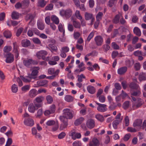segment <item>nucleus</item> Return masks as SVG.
<instances>
[{"mask_svg": "<svg viewBox=\"0 0 146 146\" xmlns=\"http://www.w3.org/2000/svg\"><path fill=\"white\" fill-rule=\"evenodd\" d=\"M63 116H60V119L61 120L65 119H71L73 117V114L72 111L69 109H65L63 110Z\"/></svg>", "mask_w": 146, "mask_h": 146, "instance_id": "nucleus-1", "label": "nucleus"}, {"mask_svg": "<svg viewBox=\"0 0 146 146\" xmlns=\"http://www.w3.org/2000/svg\"><path fill=\"white\" fill-rule=\"evenodd\" d=\"M4 57L5 58V62L7 63H9V47L5 46L3 49Z\"/></svg>", "mask_w": 146, "mask_h": 146, "instance_id": "nucleus-2", "label": "nucleus"}, {"mask_svg": "<svg viewBox=\"0 0 146 146\" xmlns=\"http://www.w3.org/2000/svg\"><path fill=\"white\" fill-rule=\"evenodd\" d=\"M33 70L32 71L31 74H29V77L31 79H35L37 75L38 72V70H39L40 68L39 67H34L33 68Z\"/></svg>", "mask_w": 146, "mask_h": 146, "instance_id": "nucleus-3", "label": "nucleus"}, {"mask_svg": "<svg viewBox=\"0 0 146 146\" xmlns=\"http://www.w3.org/2000/svg\"><path fill=\"white\" fill-rule=\"evenodd\" d=\"M86 125L88 128L92 129L94 128L95 126L94 120L92 119H88L87 121Z\"/></svg>", "mask_w": 146, "mask_h": 146, "instance_id": "nucleus-4", "label": "nucleus"}, {"mask_svg": "<svg viewBox=\"0 0 146 146\" xmlns=\"http://www.w3.org/2000/svg\"><path fill=\"white\" fill-rule=\"evenodd\" d=\"M72 11L71 9H68L66 11L62 10L60 12V14L62 16L65 15L66 18L70 17L72 15Z\"/></svg>", "mask_w": 146, "mask_h": 146, "instance_id": "nucleus-5", "label": "nucleus"}, {"mask_svg": "<svg viewBox=\"0 0 146 146\" xmlns=\"http://www.w3.org/2000/svg\"><path fill=\"white\" fill-rule=\"evenodd\" d=\"M36 14L35 13L33 14L29 13L27 14L25 16V20L26 21H28L31 20L28 23V25L30 24L31 22L35 18L36 16Z\"/></svg>", "mask_w": 146, "mask_h": 146, "instance_id": "nucleus-6", "label": "nucleus"}, {"mask_svg": "<svg viewBox=\"0 0 146 146\" xmlns=\"http://www.w3.org/2000/svg\"><path fill=\"white\" fill-rule=\"evenodd\" d=\"M96 103L98 105L97 109L99 111L102 112L106 110V105L101 104L97 102H96Z\"/></svg>", "mask_w": 146, "mask_h": 146, "instance_id": "nucleus-7", "label": "nucleus"}, {"mask_svg": "<svg viewBox=\"0 0 146 146\" xmlns=\"http://www.w3.org/2000/svg\"><path fill=\"white\" fill-rule=\"evenodd\" d=\"M95 41L96 44L98 46H101L102 45L103 41V38L100 36H98L95 38Z\"/></svg>", "mask_w": 146, "mask_h": 146, "instance_id": "nucleus-8", "label": "nucleus"}, {"mask_svg": "<svg viewBox=\"0 0 146 146\" xmlns=\"http://www.w3.org/2000/svg\"><path fill=\"white\" fill-rule=\"evenodd\" d=\"M47 54L48 53L47 51L44 50H42L37 52L36 54V56L38 59H40L41 57L42 56H46Z\"/></svg>", "mask_w": 146, "mask_h": 146, "instance_id": "nucleus-9", "label": "nucleus"}, {"mask_svg": "<svg viewBox=\"0 0 146 146\" xmlns=\"http://www.w3.org/2000/svg\"><path fill=\"white\" fill-rule=\"evenodd\" d=\"M99 142L96 138L93 139L92 141L89 143V146H98L99 145Z\"/></svg>", "mask_w": 146, "mask_h": 146, "instance_id": "nucleus-10", "label": "nucleus"}, {"mask_svg": "<svg viewBox=\"0 0 146 146\" xmlns=\"http://www.w3.org/2000/svg\"><path fill=\"white\" fill-rule=\"evenodd\" d=\"M63 123L62 124L60 127V129L61 130H63L64 128H66L68 125V120L64 118L62 119Z\"/></svg>", "mask_w": 146, "mask_h": 146, "instance_id": "nucleus-11", "label": "nucleus"}, {"mask_svg": "<svg viewBox=\"0 0 146 146\" xmlns=\"http://www.w3.org/2000/svg\"><path fill=\"white\" fill-rule=\"evenodd\" d=\"M23 63L24 66L30 68L31 65V59L24 60L23 61Z\"/></svg>", "mask_w": 146, "mask_h": 146, "instance_id": "nucleus-12", "label": "nucleus"}, {"mask_svg": "<svg viewBox=\"0 0 146 146\" xmlns=\"http://www.w3.org/2000/svg\"><path fill=\"white\" fill-rule=\"evenodd\" d=\"M13 52L14 53H15L16 54L15 57L16 58H17L19 54L18 53V46L16 42H15L13 43Z\"/></svg>", "mask_w": 146, "mask_h": 146, "instance_id": "nucleus-13", "label": "nucleus"}, {"mask_svg": "<svg viewBox=\"0 0 146 146\" xmlns=\"http://www.w3.org/2000/svg\"><path fill=\"white\" fill-rule=\"evenodd\" d=\"M36 109V108L33 103H31L29 105L28 110L29 112L34 113Z\"/></svg>", "mask_w": 146, "mask_h": 146, "instance_id": "nucleus-14", "label": "nucleus"}, {"mask_svg": "<svg viewBox=\"0 0 146 146\" xmlns=\"http://www.w3.org/2000/svg\"><path fill=\"white\" fill-rule=\"evenodd\" d=\"M25 124L27 125L32 126L34 124V121L31 118H28L24 121Z\"/></svg>", "mask_w": 146, "mask_h": 146, "instance_id": "nucleus-15", "label": "nucleus"}, {"mask_svg": "<svg viewBox=\"0 0 146 146\" xmlns=\"http://www.w3.org/2000/svg\"><path fill=\"white\" fill-rule=\"evenodd\" d=\"M71 135L72 138L74 140L76 138H80L81 137V135L80 133H76L74 131H72Z\"/></svg>", "mask_w": 146, "mask_h": 146, "instance_id": "nucleus-16", "label": "nucleus"}, {"mask_svg": "<svg viewBox=\"0 0 146 146\" xmlns=\"http://www.w3.org/2000/svg\"><path fill=\"white\" fill-rule=\"evenodd\" d=\"M144 103L143 100L140 98L137 99L136 104L135 105V106L136 108H138L140 107Z\"/></svg>", "mask_w": 146, "mask_h": 146, "instance_id": "nucleus-17", "label": "nucleus"}, {"mask_svg": "<svg viewBox=\"0 0 146 146\" xmlns=\"http://www.w3.org/2000/svg\"><path fill=\"white\" fill-rule=\"evenodd\" d=\"M22 46L24 47H27L30 46L31 43L30 41L27 39L23 40L21 41Z\"/></svg>", "mask_w": 146, "mask_h": 146, "instance_id": "nucleus-18", "label": "nucleus"}, {"mask_svg": "<svg viewBox=\"0 0 146 146\" xmlns=\"http://www.w3.org/2000/svg\"><path fill=\"white\" fill-rule=\"evenodd\" d=\"M127 70V67L126 66L122 67L118 70V73L119 74L122 75L124 74Z\"/></svg>", "mask_w": 146, "mask_h": 146, "instance_id": "nucleus-19", "label": "nucleus"}, {"mask_svg": "<svg viewBox=\"0 0 146 146\" xmlns=\"http://www.w3.org/2000/svg\"><path fill=\"white\" fill-rule=\"evenodd\" d=\"M47 3L46 1L44 0H38L37 5L42 8L44 7Z\"/></svg>", "mask_w": 146, "mask_h": 146, "instance_id": "nucleus-20", "label": "nucleus"}, {"mask_svg": "<svg viewBox=\"0 0 146 146\" xmlns=\"http://www.w3.org/2000/svg\"><path fill=\"white\" fill-rule=\"evenodd\" d=\"M142 122V119H137L134 121L133 123V126L134 127L140 126L141 125Z\"/></svg>", "mask_w": 146, "mask_h": 146, "instance_id": "nucleus-21", "label": "nucleus"}, {"mask_svg": "<svg viewBox=\"0 0 146 146\" xmlns=\"http://www.w3.org/2000/svg\"><path fill=\"white\" fill-rule=\"evenodd\" d=\"M129 87L132 89L137 90L139 88V85L136 83L132 82L129 85Z\"/></svg>", "mask_w": 146, "mask_h": 146, "instance_id": "nucleus-22", "label": "nucleus"}, {"mask_svg": "<svg viewBox=\"0 0 146 146\" xmlns=\"http://www.w3.org/2000/svg\"><path fill=\"white\" fill-rule=\"evenodd\" d=\"M36 90L33 89L30 91L29 94V96L31 98L35 97L36 95Z\"/></svg>", "mask_w": 146, "mask_h": 146, "instance_id": "nucleus-23", "label": "nucleus"}, {"mask_svg": "<svg viewBox=\"0 0 146 146\" xmlns=\"http://www.w3.org/2000/svg\"><path fill=\"white\" fill-rule=\"evenodd\" d=\"M51 20L56 25H58L59 22L58 18L54 15H52L51 17Z\"/></svg>", "mask_w": 146, "mask_h": 146, "instance_id": "nucleus-24", "label": "nucleus"}, {"mask_svg": "<svg viewBox=\"0 0 146 146\" xmlns=\"http://www.w3.org/2000/svg\"><path fill=\"white\" fill-rule=\"evenodd\" d=\"M19 13L16 11H13L11 15L12 18L13 19H17L19 18Z\"/></svg>", "mask_w": 146, "mask_h": 146, "instance_id": "nucleus-25", "label": "nucleus"}, {"mask_svg": "<svg viewBox=\"0 0 146 146\" xmlns=\"http://www.w3.org/2000/svg\"><path fill=\"white\" fill-rule=\"evenodd\" d=\"M122 120V118L120 120H115L113 122L112 124L114 129H116L117 128V125L120 122H121Z\"/></svg>", "mask_w": 146, "mask_h": 146, "instance_id": "nucleus-26", "label": "nucleus"}, {"mask_svg": "<svg viewBox=\"0 0 146 146\" xmlns=\"http://www.w3.org/2000/svg\"><path fill=\"white\" fill-rule=\"evenodd\" d=\"M84 119L83 117H81L77 119L75 121L74 124L76 126L80 124L84 120Z\"/></svg>", "mask_w": 146, "mask_h": 146, "instance_id": "nucleus-27", "label": "nucleus"}, {"mask_svg": "<svg viewBox=\"0 0 146 146\" xmlns=\"http://www.w3.org/2000/svg\"><path fill=\"white\" fill-rule=\"evenodd\" d=\"M133 32L136 35L138 36H140L141 35V31L140 29L138 27H135L134 28Z\"/></svg>", "mask_w": 146, "mask_h": 146, "instance_id": "nucleus-28", "label": "nucleus"}, {"mask_svg": "<svg viewBox=\"0 0 146 146\" xmlns=\"http://www.w3.org/2000/svg\"><path fill=\"white\" fill-rule=\"evenodd\" d=\"M21 79L25 82H31V78H30L29 77V75L28 76L24 77L23 76H21Z\"/></svg>", "mask_w": 146, "mask_h": 146, "instance_id": "nucleus-29", "label": "nucleus"}, {"mask_svg": "<svg viewBox=\"0 0 146 146\" xmlns=\"http://www.w3.org/2000/svg\"><path fill=\"white\" fill-rule=\"evenodd\" d=\"M95 117L98 121L101 122H102L104 120L103 116L102 115L99 114L96 115Z\"/></svg>", "mask_w": 146, "mask_h": 146, "instance_id": "nucleus-30", "label": "nucleus"}, {"mask_svg": "<svg viewBox=\"0 0 146 146\" xmlns=\"http://www.w3.org/2000/svg\"><path fill=\"white\" fill-rule=\"evenodd\" d=\"M88 92L91 94H94L95 92V89L94 87L92 86H89L87 88Z\"/></svg>", "mask_w": 146, "mask_h": 146, "instance_id": "nucleus-31", "label": "nucleus"}, {"mask_svg": "<svg viewBox=\"0 0 146 146\" xmlns=\"http://www.w3.org/2000/svg\"><path fill=\"white\" fill-rule=\"evenodd\" d=\"M139 79L140 82L146 80V77L145 74L143 73L140 74L139 76Z\"/></svg>", "mask_w": 146, "mask_h": 146, "instance_id": "nucleus-32", "label": "nucleus"}, {"mask_svg": "<svg viewBox=\"0 0 146 146\" xmlns=\"http://www.w3.org/2000/svg\"><path fill=\"white\" fill-rule=\"evenodd\" d=\"M64 99L67 102H70L73 101L74 98L70 95H67L65 96Z\"/></svg>", "mask_w": 146, "mask_h": 146, "instance_id": "nucleus-33", "label": "nucleus"}, {"mask_svg": "<svg viewBox=\"0 0 146 146\" xmlns=\"http://www.w3.org/2000/svg\"><path fill=\"white\" fill-rule=\"evenodd\" d=\"M48 82V81L47 80H44L42 81L37 82V83L40 86H44L47 84Z\"/></svg>", "mask_w": 146, "mask_h": 146, "instance_id": "nucleus-34", "label": "nucleus"}, {"mask_svg": "<svg viewBox=\"0 0 146 146\" xmlns=\"http://www.w3.org/2000/svg\"><path fill=\"white\" fill-rule=\"evenodd\" d=\"M37 25L38 29L40 30H42L44 29V26L42 22L38 21L37 22Z\"/></svg>", "mask_w": 146, "mask_h": 146, "instance_id": "nucleus-35", "label": "nucleus"}, {"mask_svg": "<svg viewBox=\"0 0 146 146\" xmlns=\"http://www.w3.org/2000/svg\"><path fill=\"white\" fill-rule=\"evenodd\" d=\"M46 100L47 101V103L48 104H51L53 101L52 97L49 95L46 96Z\"/></svg>", "mask_w": 146, "mask_h": 146, "instance_id": "nucleus-36", "label": "nucleus"}, {"mask_svg": "<svg viewBox=\"0 0 146 146\" xmlns=\"http://www.w3.org/2000/svg\"><path fill=\"white\" fill-rule=\"evenodd\" d=\"M44 98L42 96H40L36 98L35 100L34 101H35L37 103H41L43 100Z\"/></svg>", "mask_w": 146, "mask_h": 146, "instance_id": "nucleus-37", "label": "nucleus"}, {"mask_svg": "<svg viewBox=\"0 0 146 146\" xmlns=\"http://www.w3.org/2000/svg\"><path fill=\"white\" fill-rule=\"evenodd\" d=\"M22 6L25 8L27 7L29 4V0H24L22 2Z\"/></svg>", "mask_w": 146, "mask_h": 146, "instance_id": "nucleus-38", "label": "nucleus"}, {"mask_svg": "<svg viewBox=\"0 0 146 146\" xmlns=\"http://www.w3.org/2000/svg\"><path fill=\"white\" fill-rule=\"evenodd\" d=\"M85 17L86 20H89L92 18L93 15L92 14H90L86 12L85 13Z\"/></svg>", "mask_w": 146, "mask_h": 146, "instance_id": "nucleus-39", "label": "nucleus"}, {"mask_svg": "<svg viewBox=\"0 0 146 146\" xmlns=\"http://www.w3.org/2000/svg\"><path fill=\"white\" fill-rule=\"evenodd\" d=\"M73 24L75 28L78 29L80 28L81 25L79 22L75 21H73Z\"/></svg>", "mask_w": 146, "mask_h": 146, "instance_id": "nucleus-40", "label": "nucleus"}, {"mask_svg": "<svg viewBox=\"0 0 146 146\" xmlns=\"http://www.w3.org/2000/svg\"><path fill=\"white\" fill-rule=\"evenodd\" d=\"M18 90V87L17 85L15 84H13L11 87V90L13 93H16Z\"/></svg>", "mask_w": 146, "mask_h": 146, "instance_id": "nucleus-41", "label": "nucleus"}, {"mask_svg": "<svg viewBox=\"0 0 146 146\" xmlns=\"http://www.w3.org/2000/svg\"><path fill=\"white\" fill-rule=\"evenodd\" d=\"M48 46L53 51H56L57 50L56 46L54 44H49L48 45Z\"/></svg>", "mask_w": 146, "mask_h": 146, "instance_id": "nucleus-42", "label": "nucleus"}, {"mask_svg": "<svg viewBox=\"0 0 146 146\" xmlns=\"http://www.w3.org/2000/svg\"><path fill=\"white\" fill-rule=\"evenodd\" d=\"M129 101H125L123 105V107L124 109H127L129 107Z\"/></svg>", "mask_w": 146, "mask_h": 146, "instance_id": "nucleus-43", "label": "nucleus"}, {"mask_svg": "<svg viewBox=\"0 0 146 146\" xmlns=\"http://www.w3.org/2000/svg\"><path fill=\"white\" fill-rule=\"evenodd\" d=\"M53 5L52 3H50L46 6L45 9L46 11L51 10L53 9Z\"/></svg>", "mask_w": 146, "mask_h": 146, "instance_id": "nucleus-44", "label": "nucleus"}, {"mask_svg": "<svg viewBox=\"0 0 146 146\" xmlns=\"http://www.w3.org/2000/svg\"><path fill=\"white\" fill-rule=\"evenodd\" d=\"M30 87V86L29 85L25 86L21 88V90L23 92H26L29 90Z\"/></svg>", "mask_w": 146, "mask_h": 146, "instance_id": "nucleus-45", "label": "nucleus"}, {"mask_svg": "<svg viewBox=\"0 0 146 146\" xmlns=\"http://www.w3.org/2000/svg\"><path fill=\"white\" fill-rule=\"evenodd\" d=\"M124 120L125 126H128L129 123V117L127 116H126Z\"/></svg>", "mask_w": 146, "mask_h": 146, "instance_id": "nucleus-46", "label": "nucleus"}, {"mask_svg": "<svg viewBox=\"0 0 146 146\" xmlns=\"http://www.w3.org/2000/svg\"><path fill=\"white\" fill-rule=\"evenodd\" d=\"M55 123V122L53 120H48L46 123V124L48 126H52Z\"/></svg>", "mask_w": 146, "mask_h": 146, "instance_id": "nucleus-47", "label": "nucleus"}, {"mask_svg": "<svg viewBox=\"0 0 146 146\" xmlns=\"http://www.w3.org/2000/svg\"><path fill=\"white\" fill-rule=\"evenodd\" d=\"M5 16V15L4 13L2 12L0 13V21H4Z\"/></svg>", "mask_w": 146, "mask_h": 146, "instance_id": "nucleus-48", "label": "nucleus"}, {"mask_svg": "<svg viewBox=\"0 0 146 146\" xmlns=\"http://www.w3.org/2000/svg\"><path fill=\"white\" fill-rule=\"evenodd\" d=\"M23 30V28L21 27L19 28L17 31L16 33V35L17 36H19L22 33Z\"/></svg>", "mask_w": 146, "mask_h": 146, "instance_id": "nucleus-49", "label": "nucleus"}, {"mask_svg": "<svg viewBox=\"0 0 146 146\" xmlns=\"http://www.w3.org/2000/svg\"><path fill=\"white\" fill-rule=\"evenodd\" d=\"M50 111H51V113H54L55 111L56 110V106L54 104H52L50 107Z\"/></svg>", "mask_w": 146, "mask_h": 146, "instance_id": "nucleus-50", "label": "nucleus"}, {"mask_svg": "<svg viewBox=\"0 0 146 146\" xmlns=\"http://www.w3.org/2000/svg\"><path fill=\"white\" fill-rule=\"evenodd\" d=\"M103 15V14L101 12H99L96 16V20L100 21Z\"/></svg>", "mask_w": 146, "mask_h": 146, "instance_id": "nucleus-51", "label": "nucleus"}, {"mask_svg": "<svg viewBox=\"0 0 146 146\" xmlns=\"http://www.w3.org/2000/svg\"><path fill=\"white\" fill-rule=\"evenodd\" d=\"M77 76L78 77V80L80 82H81L82 81V78H85V76H84L83 74H81L80 75H78Z\"/></svg>", "mask_w": 146, "mask_h": 146, "instance_id": "nucleus-52", "label": "nucleus"}, {"mask_svg": "<svg viewBox=\"0 0 146 146\" xmlns=\"http://www.w3.org/2000/svg\"><path fill=\"white\" fill-rule=\"evenodd\" d=\"M98 97L99 100L100 102L103 103L105 102L106 98L104 96V95H101Z\"/></svg>", "mask_w": 146, "mask_h": 146, "instance_id": "nucleus-53", "label": "nucleus"}, {"mask_svg": "<svg viewBox=\"0 0 146 146\" xmlns=\"http://www.w3.org/2000/svg\"><path fill=\"white\" fill-rule=\"evenodd\" d=\"M75 15L77 18L80 19H82V17L80 14V11H79L77 10L75 13Z\"/></svg>", "mask_w": 146, "mask_h": 146, "instance_id": "nucleus-54", "label": "nucleus"}, {"mask_svg": "<svg viewBox=\"0 0 146 146\" xmlns=\"http://www.w3.org/2000/svg\"><path fill=\"white\" fill-rule=\"evenodd\" d=\"M119 16L118 15H116L113 20V22L115 23H117L119 22Z\"/></svg>", "mask_w": 146, "mask_h": 146, "instance_id": "nucleus-55", "label": "nucleus"}, {"mask_svg": "<svg viewBox=\"0 0 146 146\" xmlns=\"http://www.w3.org/2000/svg\"><path fill=\"white\" fill-rule=\"evenodd\" d=\"M58 28L59 30L61 32H63V35H64L65 31L63 29V26L62 24H60L58 26Z\"/></svg>", "mask_w": 146, "mask_h": 146, "instance_id": "nucleus-56", "label": "nucleus"}, {"mask_svg": "<svg viewBox=\"0 0 146 146\" xmlns=\"http://www.w3.org/2000/svg\"><path fill=\"white\" fill-rule=\"evenodd\" d=\"M111 46L114 49H119V46L115 42H113L111 43Z\"/></svg>", "mask_w": 146, "mask_h": 146, "instance_id": "nucleus-57", "label": "nucleus"}, {"mask_svg": "<svg viewBox=\"0 0 146 146\" xmlns=\"http://www.w3.org/2000/svg\"><path fill=\"white\" fill-rule=\"evenodd\" d=\"M131 135L130 134L128 133L125 135L123 138V140L125 141H127L129 139Z\"/></svg>", "mask_w": 146, "mask_h": 146, "instance_id": "nucleus-58", "label": "nucleus"}, {"mask_svg": "<svg viewBox=\"0 0 146 146\" xmlns=\"http://www.w3.org/2000/svg\"><path fill=\"white\" fill-rule=\"evenodd\" d=\"M127 130L128 131L131 132H136L137 131V130L135 128L131 127H128L127 129Z\"/></svg>", "mask_w": 146, "mask_h": 146, "instance_id": "nucleus-59", "label": "nucleus"}, {"mask_svg": "<svg viewBox=\"0 0 146 146\" xmlns=\"http://www.w3.org/2000/svg\"><path fill=\"white\" fill-rule=\"evenodd\" d=\"M138 19V18L136 15L133 16L132 19V21L134 23H135L137 22Z\"/></svg>", "mask_w": 146, "mask_h": 146, "instance_id": "nucleus-60", "label": "nucleus"}, {"mask_svg": "<svg viewBox=\"0 0 146 146\" xmlns=\"http://www.w3.org/2000/svg\"><path fill=\"white\" fill-rule=\"evenodd\" d=\"M33 42L37 44H40L41 43L40 41L38 38H35L33 39Z\"/></svg>", "mask_w": 146, "mask_h": 146, "instance_id": "nucleus-61", "label": "nucleus"}, {"mask_svg": "<svg viewBox=\"0 0 146 146\" xmlns=\"http://www.w3.org/2000/svg\"><path fill=\"white\" fill-rule=\"evenodd\" d=\"M48 73L51 75L54 74V69L53 68H50L48 70Z\"/></svg>", "mask_w": 146, "mask_h": 146, "instance_id": "nucleus-62", "label": "nucleus"}, {"mask_svg": "<svg viewBox=\"0 0 146 146\" xmlns=\"http://www.w3.org/2000/svg\"><path fill=\"white\" fill-rule=\"evenodd\" d=\"M61 50L66 53L68 52L69 51V48L67 46H65L62 47V48Z\"/></svg>", "mask_w": 146, "mask_h": 146, "instance_id": "nucleus-63", "label": "nucleus"}, {"mask_svg": "<svg viewBox=\"0 0 146 146\" xmlns=\"http://www.w3.org/2000/svg\"><path fill=\"white\" fill-rule=\"evenodd\" d=\"M141 67V65L139 63H136L134 67L136 70H139Z\"/></svg>", "mask_w": 146, "mask_h": 146, "instance_id": "nucleus-64", "label": "nucleus"}]
</instances>
